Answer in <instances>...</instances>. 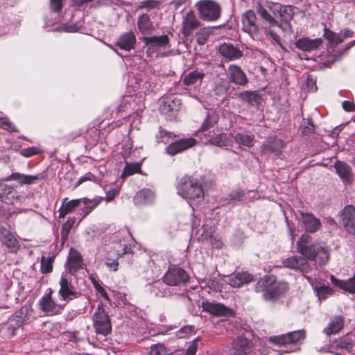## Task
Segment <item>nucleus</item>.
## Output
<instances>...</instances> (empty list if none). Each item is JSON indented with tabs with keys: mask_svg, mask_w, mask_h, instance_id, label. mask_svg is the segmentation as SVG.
Returning <instances> with one entry per match:
<instances>
[{
	"mask_svg": "<svg viewBox=\"0 0 355 355\" xmlns=\"http://www.w3.org/2000/svg\"><path fill=\"white\" fill-rule=\"evenodd\" d=\"M137 26L139 31L143 35L149 34L154 30V26L150 16L146 13L139 16L137 19Z\"/></svg>",
	"mask_w": 355,
	"mask_h": 355,
	"instance_id": "obj_36",
	"label": "nucleus"
},
{
	"mask_svg": "<svg viewBox=\"0 0 355 355\" xmlns=\"http://www.w3.org/2000/svg\"><path fill=\"white\" fill-rule=\"evenodd\" d=\"M297 252L308 261H318L320 265H325L329 260L330 249L324 243L313 240L307 234H303L297 241Z\"/></svg>",
	"mask_w": 355,
	"mask_h": 355,
	"instance_id": "obj_1",
	"label": "nucleus"
},
{
	"mask_svg": "<svg viewBox=\"0 0 355 355\" xmlns=\"http://www.w3.org/2000/svg\"><path fill=\"white\" fill-rule=\"evenodd\" d=\"M333 285L352 294H355V275L347 281L340 280L334 275L330 277Z\"/></svg>",
	"mask_w": 355,
	"mask_h": 355,
	"instance_id": "obj_34",
	"label": "nucleus"
},
{
	"mask_svg": "<svg viewBox=\"0 0 355 355\" xmlns=\"http://www.w3.org/2000/svg\"><path fill=\"white\" fill-rule=\"evenodd\" d=\"M232 137L236 143L246 147H252L254 145V136L249 132H234Z\"/></svg>",
	"mask_w": 355,
	"mask_h": 355,
	"instance_id": "obj_37",
	"label": "nucleus"
},
{
	"mask_svg": "<svg viewBox=\"0 0 355 355\" xmlns=\"http://www.w3.org/2000/svg\"><path fill=\"white\" fill-rule=\"evenodd\" d=\"M143 42L148 46L147 52L154 51L157 49L166 48L169 46L170 40L166 35L160 36L143 37Z\"/></svg>",
	"mask_w": 355,
	"mask_h": 355,
	"instance_id": "obj_18",
	"label": "nucleus"
},
{
	"mask_svg": "<svg viewBox=\"0 0 355 355\" xmlns=\"http://www.w3.org/2000/svg\"><path fill=\"white\" fill-rule=\"evenodd\" d=\"M220 55L230 60L239 59L243 56L242 51L232 44L223 43L219 46Z\"/></svg>",
	"mask_w": 355,
	"mask_h": 355,
	"instance_id": "obj_23",
	"label": "nucleus"
},
{
	"mask_svg": "<svg viewBox=\"0 0 355 355\" xmlns=\"http://www.w3.org/2000/svg\"><path fill=\"white\" fill-rule=\"evenodd\" d=\"M245 195V192L242 189H236L230 192V193L228 195L227 199L229 201H234V200H242L243 196Z\"/></svg>",
	"mask_w": 355,
	"mask_h": 355,
	"instance_id": "obj_60",
	"label": "nucleus"
},
{
	"mask_svg": "<svg viewBox=\"0 0 355 355\" xmlns=\"http://www.w3.org/2000/svg\"><path fill=\"white\" fill-rule=\"evenodd\" d=\"M345 318L342 315H336L331 318L323 332L327 336L338 333L344 327Z\"/></svg>",
	"mask_w": 355,
	"mask_h": 355,
	"instance_id": "obj_31",
	"label": "nucleus"
},
{
	"mask_svg": "<svg viewBox=\"0 0 355 355\" xmlns=\"http://www.w3.org/2000/svg\"><path fill=\"white\" fill-rule=\"evenodd\" d=\"M58 294L61 300L67 302L78 298L81 295V293L76 291L66 275H62L60 278Z\"/></svg>",
	"mask_w": 355,
	"mask_h": 355,
	"instance_id": "obj_9",
	"label": "nucleus"
},
{
	"mask_svg": "<svg viewBox=\"0 0 355 355\" xmlns=\"http://www.w3.org/2000/svg\"><path fill=\"white\" fill-rule=\"evenodd\" d=\"M202 307L205 311L216 316L230 317L234 314L232 309L220 303L206 301L202 302Z\"/></svg>",
	"mask_w": 355,
	"mask_h": 355,
	"instance_id": "obj_15",
	"label": "nucleus"
},
{
	"mask_svg": "<svg viewBox=\"0 0 355 355\" xmlns=\"http://www.w3.org/2000/svg\"><path fill=\"white\" fill-rule=\"evenodd\" d=\"M252 343L244 337H238L232 343L230 349L231 355H247L250 353L252 348Z\"/></svg>",
	"mask_w": 355,
	"mask_h": 355,
	"instance_id": "obj_19",
	"label": "nucleus"
},
{
	"mask_svg": "<svg viewBox=\"0 0 355 355\" xmlns=\"http://www.w3.org/2000/svg\"><path fill=\"white\" fill-rule=\"evenodd\" d=\"M150 292L157 297H166L169 295L167 289L164 288L161 283L153 285L150 289Z\"/></svg>",
	"mask_w": 355,
	"mask_h": 355,
	"instance_id": "obj_56",
	"label": "nucleus"
},
{
	"mask_svg": "<svg viewBox=\"0 0 355 355\" xmlns=\"http://www.w3.org/2000/svg\"><path fill=\"white\" fill-rule=\"evenodd\" d=\"M299 214L300 215L299 220L306 232L315 233L320 229L321 222L313 214L300 211Z\"/></svg>",
	"mask_w": 355,
	"mask_h": 355,
	"instance_id": "obj_13",
	"label": "nucleus"
},
{
	"mask_svg": "<svg viewBox=\"0 0 355 355\" xmlns=\"http://www.w3.org/2000/svg\"><path fill=\"white\" fill-rule=\"evenodd\" d=\"M176 135L171 132L167 131L162 126H159L158 131L155 133V141L157 144H167L170 141L171 139L176 137Z\"/></svg>",
	"mask_w": 355,
	"mask_h": 355,
	"instance_id": "obj_39",
	"label": "nucleus"
},
{
	"mask_svg": "<svg viewBox=\"0 0 355 355\" xmlns=\"http://www.w3.org/2000/svg\"><path fill=\"white\" fill-rule=\"evenodd\" d=\"M141 171V165L139 163H130L126 164L121 177H127L132 175Z\"/></svg>",
	"mask_w": 355,
	"mask_h": 355,
	"instance_id": "obj_52",
	"label": "nucleus"
},
{
	"mask_svg": "<svg viewBox=\"0 0 355 355\" xmlns=\"http://www.w3.org/2000/svg\"><path fill=\"white\" fill-rule=\"evenodd\" d=\"M283 265L286 268L297 270L304 275L309 273L312 269L307 259L302 255H295L285 259L283 261Z\"/></svg>",
	"mask_w": 355,
	"mask_h": 355,
	"instance_id": "obj_10",
	"label": "nucleus"
},
{
	"mask_svg": "<svg viewBox=\"0 0 355 355\" xmlns=\"http://www.w3.org/2000/svg\"><path fill=\"white\" fill-rule=\"evenodd\" d=\"M227 76L230 83L239 87H245L249 83L244 71L236 64H230L228 67Z\"/></svg>",
	"mask_w": 355,
	"mask_h": 355,
	"instance_id": "obj_12",
	"label": "nucleus"
},
{
	"mask_svg": "<svg viewBox=\"0 0 355 355\" xmlns=\"http://www.w3.org/2000/svg\"><path fill=\"white\" fill-rule=\"evenodd\" d=\"M40 152L41 151L39 148L33 146L21 149L20 154L25 157H30L35 155L39 154Z\"/></svg>",
	"mask_w": 355,
	"mask_h": 355,
	"instance_id": "obj_59",
	"label": "nucleus"
},
{
	"mask_svg": "<svg viewBox=\"0 0 355 355\" xmlns=\"http://www.w3.org/2000/svg\"><path fill=\"white\" fill-rule=\"evenodd\" d=\"M200 25V22L196 17L194 12L190 10L184 17L182 33L185 37H188L192 35L193 31L197 29Z\"/></svg>",
	"mask_w": 355,
	"mask_h": 355,
	"instance_id": "obj_17",
	"label": "nucleus"
},
{
	"mask_svg": "<svg viewBox=\"0 0 355 355\" xmlns=\"http://www.w3.org/2000/svg\"><path fill=\"white\" fill-rule=\"evenodd\" d=\"M63 0H50V8L54 12H59L62 9Z\"/></svg>",
	"mask_w": 355,
	"mask_h": 355,
	"instance_id": "obj_62",
	"label": "nucleus"
},
{
	"mask_svg": "<svg viewBox=\"0 0 355 355\" xmlns=\"http://www.w3.org/2000/svg\"><path fill=\"white\" fill-rule=\"evenodd\" d=\"M96 291L104 298L108 300V295L105 290L96 281H92Z\"/></svg>",
	"mask_w": 355,
	"mask_h": 355,
	"instance_id": "obj_64",
	"label": "nucleus"
},
{
	"mask_svg": "<svg viewBox=\"0 0 355 355\" xmlns=\"http://www.w3.org/2000/svg\"><path fill=\"white\" fill-rule=\"evenodd\" d=\"M204 77L205 73L202 71L194 70L185 74L182 78V83L186 86L200 85Z\"/></svg>",
	"mask_w": 355,
	"mask_h": 355,
	"instance_id": "obj_35",
	"label": "nucleus"
},
{
	"mask_svg": "<svg viewBox=\"0 0 355 355\" xmlns=\"http://www.w3.org/2000/svg\"><path fill=\"white\" fill-rule=\"evenodd\" d=\"M53 291L49 288L38 302L39 309L46 315H55L61 313L65 304H57L52 297Z\"/></svg>",
	"mask_w": 355,
	"mask_h": 355,
	"instance_id": "obj_8",
	"label": "nucleus"
},
{
	"mask_svg": "<svg viewBox=\"0 0 355 355\" xmlns=\"http://www.w3.org/2000/svg\"><path fill=\"white\" fill-rule=\"evenodd\" d=\"M178 193L187 199L189 203L191 200L200 201L204 198L202 184L198 180L189 176H184L180 179L178 187Z\"/></svg>",
	"mask_w": 355,
	"mask_h": 355,
	"instance_id": "obj_2",
	"label": "nucleus"
},
{
	"mask_svg": "<svg viewBox=\"0 0 355 355\" xmlns=\"http://www.w3.org/2000/svg\"><path fill=\"white\" fill-rule=\"evenodd\" d=\"M75 222V217H69L67 220L62 225L60 235L62 244H64L67 241L69 234Z\"/></svg>",
	"mask_w": 355,
	"mask_h": 355,
	"instance_id": "obj_43",
	"label": "nucleus"
},
{
	"mask_svg": "<svg viewBox=\"0 0 355 355\" xmlns=\"http://www.w3.org/2000/svg\"><path fill=\"white\" fill-rule=\"evenodd\" d=\"M241 21L243 31L249 34L252 38L259 41L263 39L260 28L256 22V14L252 10H248L242 14Z\"/></svg>",
	"mask_w": 355,
	"mask_h": 355,
	"instance_id": "obj_7",
	"label": "nucleus"
},
{
	"mask_svg": "<svg viewBox=\"0 0 355 355\" xmlns=\"http://www.w3.org/2000/svg\"><path fill=\"white\" fill-rule=\"evenodd\" d=\"M14 188L12 186L0 182V200L5 203H10V194L13 192Z\"/></svg>",
	"mask_w": 355,
	"mask_h": 355,
	"instance_id": "obj_45",
	"label": "nucleus"
},
{
	"mask_svg": "<svg viewBox=\"0 0 355 355\" xmlns=\"http://www.w3.org/2000/svg\"><path fill=\"white\" fill-rule=\"evenodd\" d=\"M289 336L288 334L279 335V336H270L268 338V340L273 344L277 345H286L289 344Z\"/></svg>",
	"mask_w": 355,
	"mask_h": 355,
	"instance_id": "obj_54",
	"label": "nucleus"
},
{
	"mask_svg": "<svg viewBox=\"0 0 355 355\" xmlns=\"http://www.w3.org/2000/svg\"><path fill=\"white\" fill-rule=\"evenodd\" d=\"M289 336V344H300L306 338V331L303 329L287 333Z\"/></svg>",
	"mask_w": 355,
	"mask_h": 355,
	"instance_id": "obj_47",
	"label": "nucleus"
},
{
	"mask_svg": "<svg viewBox=\"0 0 355 355\" xmlns=\"http://www.w3.org/2000/svg\"><path fill=\"white\" fill-rule=\"evenodd\" d=\"M0 125L5 130L11 132H17V130L15 128V125L6 118L0 119Z\"/></svg>",
	"mask_w": 355,
	"mask_h": 355,
	"instance_id": "obj_61",
	"label": "nucleus"
},
{
	"mask_svg": "<svg viewBox=\"0 0 355 355\" xmlns=\"http://www.w3.org/2000/svg\"><path fill=\"white\" fill-rule=\"evenodd\" d=\"M198 341L199 338L194 339L192 342V344L189 347L187 351L178 350L174 352L166 353V355H196Z\"/></svg>",
	"mask_w": 355,
	"mask_h": 355,
	"instance_id": "obj_49",
	"label": "nucleus"
},
{
	"mask_svg": "<svg viewBox=\"0 0 355 355\" xmlns=\"http://www.w3.org/2000/svg\"><path fill=\"white\" fill-rule=\"evenodd\" d=\"M93 322L94 327L97 334L106 336L111 332V322L103 302L98 304L96 310L93 315Z\"/></svg>",
	"mask_w": 355,
	"mask_h": 355,
	"instance_id": "obj_6",
	"label": "nucleus"
},
{
	"mask_svg": "<svg viewBox=\"0 0 355 355\" xmlns=\"http://www.w3.org/2000/svg\"><path fill=\"white\" fill-rule=\"evenodd\" d=\"M257 14L271 26H279L277 21L268 12V11L260 3L257 6Z\"/></svg>",
	"mask_w": 355,
	"mask_h": 355,
	"instance_id": "obj_44",
	"label": "nucleus"
},
{
	"mask_svg": "<svg viewBox=\"0 0 355 355\" xmlns=\"http://www.w3.org/2000/svg\"><path fill=\"white\" fill-rule=\"evenodd\" d=\"M278 10L281 20L286 22L291 27L290 21L294 15V7L292 6H279Z\"/></svg>",
	"mask_w": 355,
	"mask_h": 355,
	"instance_id": "obj_41",
	"label": "nucleus"
},
{
	"mask_svg": "<svg viewBox=\"0 0 355 355\" xmlns=\"http://www.w3.org/2000/svg\"><path fill=\"white\" fill-rule=\"evenodd\" d=\"M196 7L200 19L204 21H214L218 20L221 15L220 5L213 0H200Z\"/></svg>",
	"mask_w": 355,
	"mask_h": 355,
	"instance_id": "obj_4",
	"label": "nucleus"
},
{
	"mask_svg": "<svg viewBox=\"0 0 355 355\" xmlns=\"http://www.w3.org/2000/svg\"><path fill=\"white\" fill-rule=\"evenodd\" d=\"M21 325V320H18V322H15L12 319H9L8 322L4 323L1 328V333L3 336L7 338H10L15 334V331Z\"/></svg>",
	"mask_w": 355,
	"mask_h": 355,
	"instance_id": "obj_40",
	"label": "nucleus"
},
{
	"mask_svg": "<svg viewBox=\"0 0 355 355\" xmlns=\"http://www.w3.org/2000/svg\"><path fill=\"white\" fill-rule=\"evenodd\" d=\"M196 144V139L192 137L181 139L169 144L165 148V153L170 156H174L194 146Z\"/></svg>",
	"mask_w": 355,
	"mask_h": 355,
	"instance_id": "obj_11",
	"label": "nucleus"
},
{
	"mask_svg": "<svg viewBox=\"0 0 355 355\" xmlns=\"http://www.w3.org/2000/svg\"><path fill=\"white\" fill-rule=\"evenodd\" d=\"M208 142L218 147H225L230 145V140L225 134H219L214 137H211L208 139Z\"/></svg>",
	"mask_w": 355,
	"mask_h": 355,
	"instance_id": "obj_46",
	"label": "nucleus"
},
{
	"mask_svg": "<svg viewBox=\"0 0 355 355\" xmlns=\"http://www.w3.org/2000/svg\"><path fill=\"white\" fill-rule=\"evenodd\" d=\"M41 178V175L37 174L35 175H25L19 172L11 173L9 176L5 178V181H17L20 184H32Z\"/></svg>",
	"mask_w": 355,
	"mask_h": 355,
	"instance_id": "obj_26",
	"label": "nucleus"
},
{
	"mask_svg": "<svg viewBox=\"0 0 355 355\" xmlns=\"http://www.w3.org/2000/svg\"><path fill=\"white\" fill-rule=\"evenodd\" d=\"M254 291L256 293H262V297L266 301H274L283 293L281 285L268 275L257 282Z\"/></svg>",
	"mask_w": 355,
	"mask_h": 355,
	"instance_id": "obj_3",
	"label": "nucleus"
},
{
	"mask_svg": "<svg viewBox=\"0 0 355 355\" xmlns=\"http://www.w3.org/2000/svg\"><path fill=\"white\" fill-rule=\"evenodd\" d=\"M216 115L213 111H208L207 112L206 118L202 124L200 128L198 130L199 132H204L208 130L210 128L216 123Z\"/></svg>",
	"mask_w": 355,
	"mask_h": 355,
	"instance_id": "obj_42",
	"label": "nucleus"
},
{
	"mask_svg": "<svg viewBox=\"0 0 355 355\" xmlns=\"http://www.w3.org/2000/svg\"><path fill=\"white\" fill-rule=\"evenodd\" d=\"M284 148V142L282 139L271 137L268 138L261 146L263 153H272L279 155Z\"/></svg>",
	"mask_w": 355,
	"mask_h": 355,
	"instance_id": "obj_21",
	"label": "nucleus"
},
{
	"mask_svg": "<svg viewBox=\"0 0 355 355\" xmlns=\"http://www.w3.org/2000/svg\"><path fill=\"white\" fill-rule=\"evenodd\" d=\"M161 2L158 0H145L139 3L138 8H146L147 10H150L153 8H159Z\"/></svg>",
	"mask_w": 355,
	"mask_h": 355,
	"instance_id": "obj_57",
	"label": "nucleus"
},
{
	"mask_svg": "<svg viewBox=\"0 0 355 355\" xmlns=\"http://www.w3.org/2000/svg\"><path fill=\"white\" fill-rule=\"evenodd\" d=\"M190 276L183 268L179 266H170L162 277L163 282L170 286L181 287L189 282Z\"/></svg>",
	"mask_w": 355,
	"mask_h": 355,
	"instance_id": "obj_5",
	"label": "nucleus"
},
{
	"mask_svg": "<svg viewBox=\"0 0 355 355\" xmlns=\"http://www.w3.org/2000/svg\"><path fill=\"white\" fill-rule=\"evenodd\" d=\"M181 105V100L171 95L164 98L160 104V110L166 114L169 112L178 111Z\"/></svg>",
	"mask_w": 355,
	"mask_h": 355,
	"instance_id": "obj_28",
	"label": "nucleus"
},
{
	"mask_svg": "<svg viewBox=\"0 0 355 355\" xmlns=\"http://www.w3.org/2000/svg\"><path fill=\"white\" fill-rule=\"evenodd\" d=\"M137 42L135 34L132 31L120 35L115 42V46L121 50L130 51L134 49Z\"/></svg>",
	"mask_w": 355,
	"mask_h": 355,
	"instance_id": "obj_20",
	"label": "nucleus"
},
{
	"mask_svg": "<svg viewBox=\"0 0 355 355\" xmlns=\"http://www.w3.org/2000/svg\"><path fill=\"white\" fill-rule=\"evenodd\" d=\"M69 272L73 274L78 270L83 268V259L80 252L76 249L71 248L67 259Z\"/></svg>",
	"mask_w": 355,
	"mask_h": 355,
	"instance_id": "obj_22",
	"label": "nucleus"
},
{
	"mask_svg": "<svg viewBox=\"0 0 355 355\" xmlns=\"http://www.w3.org/2000/svg\"><path fill=\"white\" fill-rule=\"evenodd\" d=\"M81 199V204H83L84 207L81 208V212L80 213L82 216L80 220L89 215L101 203L103 198L96 197L94 199L84 198Z\"/></svg>",
	"mask_w": 355,
	"mask_h": 355,
	"instance_id": "obj_33",
	"label": "nucleus"
},
{
	"mask_svg": "<svg viewBox=\"0 0 355 355\" xmlns=\"http://www.w3.org/2000/svg\"><path fill=\"white\" fill-rule=\"evenodd\" d=\"M322 40L320 38L309 39L308 37L300 38L295 43V47L303 51H312L318 49L322 45Z\"/></svg>",
	"mask_w": 355,
	"mask_h": 355,
	"instance_id": "obj_25",
	"label": "nucleus"
},
{
	"mask_svg": "<svg viewBox=\"0 0 355 355\" xmlns=\"http://www.w3.org/2000/svg\"><path fill=\"white\" fill-rule=\"evenodd\" d=\"M253 279V276L248 272H236L229 278V284L235 288H239L249 284Z\"/></svg>",
	"mask_w": 355,
	"mask_h": 355,
	"instance_id": "obj_27",
	"label": "nucleus"
},
{
	"mask_svg": "<svg viewBox=\"0 0 355 355\" xmlns=\"http://www.w3.org/2000/svg\"><path fill=\"white\" fill-rule=\"evenodd\" d=\"M323 35L332 45L336 46L343 42V37L340 34L336 33L327 28H324Z\"/></svg>",
	"mask_w": 355,
	"mask_h": 355,
	"instance_id": "obj_48",
	"label": "nucleus"
},
{
	"mask_svg": "<svg viewBox=\"0 0 355 355\" xmlns=\"http://www.w3.org/2000/svg\"><path fill=\"white\" fill-rule=\"evenodd\" d=\"M166 348L163 344H155L151 346L150 355H166Z\"/></svg>",
	"mask_w": 355,
	"mask_h": 355,
	"instance_id": "obj_58",
	"label": "nucleus"
},
{
	"mask_svg": "<svg viewBox=\"0 0 355 355\" xmlns=\"http://www.w3.org/2000/svg\"><path fill=\"white\" fill-rule=\"evenodd\" d=\"M53 261V257H42L41 259V272L42 273H49L53 270L52 263Z\"/></svg>",
	"mask_w": 355,
	"mask_h": 355,
	"instance_id": "obj_55",
	"label": "nucleus"
},
{
	"mask_svg": "<svg viewBox=\"0 0 355 355\" xmlns=\"http://www.w3.org/2000/svg\"><path fill=\"white\" fill-rule=\"evenodd\" d=\"M355 346V336L347 334L346 336L340 338L334 342L333 347L336 349H343L349 352L354 350Z\"/></svg>",
	"mask_w": 355,
	"mask_h": 355,
	"instance_id": "obj_32",
	"label": "nucleus"
},
{
	"mask_svg": "<svg viewBox=\"0 0 355 355\" xmlns=\"http://www.w3.org/2000/svg\"><path fill=\"white\" fill-rule=\"evenodd\" d=\"M239 99L250 106L258 107L261 102V97L257 91H243L236 94Z\"/></svg>",
	"mask_w": 355,
	"mask_h": 355,
	"instance_id": "obj_24",
	"label": "nucleus"
},
{
	"mask_svg": "<svg viewBox=\"0 0 355 355\" xmlns=\"http://www.w3.org/2000/svg\"><path fill=\"white\" fill-rule=\"evenodd\" d=\"M154 198L153 192L148 189H143L138 191L134 200L136 204H146L150 202Z\"/></svg>",
	"mask_w": 355,
	"mask_h": 355,
	"instance_id": "obj_38",
	"label": "nucleus"
},
{
	"mask_svg": "<svg viewBox=\"0 0 355 355\" xmlns=\"http://www.w3.org/2000/svg\"><path fill=\"white\" fill-rule=\"evenodd\" d=\"M341 225L350 234H355V207L352 205L345 207L340 214Z\"/></svg>",
	"mask_w": 355,
	"mask_h": 355,
	"instance_id": "obj_14",
	"label": "nucleus"
},
{
	"mask_svg": "<svg viewBox=\"0 0 355 355\" xmlns=\"http://www.w3.org/2000/svg\"><path fill=\"white\" fill-rule=\"evenodd\" d=\"M334 167L337 175L345 184H352L354 180V176L352 169L348 164L337 160L334 163Z\"/></svg>",
	"mask_w": 355,
	"mask_h": 355,
	"instance_id": "obj_16",
	"label": "nucleus"
},
{
	"mask_svg": "<svg viewBox=\"0 0 355 355\" xmlns=\"http://www.w3.org/2000/svg\"><path fill=\"white\" fill-rule=\"evenodd\" d=\"M28 312L29 307L28 306H24L19 310L17 311L10 319L15 322L21 320V325H22L26 320H28Z\"/></svg>",
	"mask_w": 355,
	"mask_h": 355,
	"instance_id": "obj_50",
	"label": "nucleus"
},
{
	"mask_svg": "<svg viewBox=\"0 0 355 355\" xmlns=\"http://www.w3.org/2000/svg\"><path fill=\"white\" fill-rule=\"evenodd\" d=\"M265 33L266 35H269L271 38L277 44H279V46H282V42H281V38H280V36L277 34L276 33H275L273 31L270 30V29H268V28H266L265 29Z\"/></svg>",
	"mask_w": 355,
	"mask_h": 355,
	"instance_id": "obj_63",
	"label": "nucleus"
},
{
	"mask_svg": "<svg viewBox=\"0 0 355 355\" xmlns=\"http://www.w3.org/2000/svg\"><path fill=\"white\" fill-rule=\"evenodd\" d=\"M81 200L80 198L69 200L68 198H64L58 209L59 218H63L67 214L73 212L76 208L81 205Z\"/></svg>",
	"mask_w": 355,
	"mask_h": 355,
	"instance_id": "obj_29",
	"label": "nucleus"
},
{
	"mask_svg": "<svg viewBox=\"0 0 355 355\" xmlns=\"http://www.w3.org/2000/svg\"><path fill=\"white\" fill-rule=\"evenodd\" d=\"M315 291L320 301L326 300L328 296L332 294V289L329 286H326L324 284L315 286Z\"/></svg>",
	"mask_w": 355,
	"mask_h": 355,
	"instance_id": "obj_51",
	"label": "nucleus"
},
{
	"mask_svg": "<svg viewBox=\"0 0 355 355\" xmlns=\"http://www.w3.org/2000/svg\"><path fill=\"white\" fill-rule=\"evenodd\" d=\"M302 134L309 136L315 132V126L313 122L308 119H303L301 124Z\"/></svg>",
	"mask_w": 355,
	"mask_h": 355,
	"instance_id": "obj_53",
	"label": "nucleus"
},
{
	"mask_svg": "<svg viewBox=\"0 0 355 355\" xmlns=\"http://www.w3.org/2000/svg\"><path fill=\"white\" fill-rule=\"evenodd\" d=\"M0 239L7 248L10 249V252H16L19 248V242L13 234L6 228H1Z\"/></svg>",
	"mask_w": 355,
	"mask_h": 355,
	"instance_id": "obj_30",
	"label": "nucleus"
}]
</instances>
